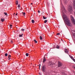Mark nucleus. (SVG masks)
<instances>
[{"label": "nucleus", "mask_w": 75, "mask_h": 75, "mask_svg": "<svg viewBox=\"0 0 75 75\" xmlns=\"http://www.w3.org/2000/svg\"><path fill=\"white\" fill-rule=\"evenodd\" d=\"M39 68H40V67H41V64H39Z\"/></svg>", "instance_id": "33"}, {"label": "nucleus", "mask_w": 75, "mask_h": 75, "mask_svg": "<svg viewBox=\"0 0 75 75\" xmlns=\"http://www.w3.org/2000/svg\"><path fill=\"white\" fill-rule=\"evenodd\" d=\"M8 60H10V59H11V58L10 57H8Z\"/></svg>", "instance_id": "31"}, {"label": "nucleus", "mask_w": 75, "mask_h": 75, "mask_svg": "<svg viewBox=\"0 0 75 75\" xmlns=\"http://www.w3.org/2000/svg\"><path fill=\"white\" fill-rule=\"evenodd\" d=\"M73 68L74 69H75V67H73Z\"/></svg>", "instance_id": "38"}, {"label": "nucleus", "mask_w": 75, "mask_h": 75, "mask_svg": "<svg viewBox=\"0 0 75 75\" xmlns=\"http://www.w3.org/2000/svg\"><path fill=\"white\" fill-rule=\"evenodd\" d=\"M22 35H23V33H22Z\"/></svg>", "instance_id": "43"}, {"label": "nucleus", "mask_w": 75, "mask_h": 75, "mask_svg": "<svg viewBox=\"0 0 75 75\" xmlns=\"http://www.w3.org/2000/svg\"><path fill=\"white\" fill-rule=\"evenodd\" d=\"M61 41H63V40H62V39H61Z\"/></svg>", "instance_id": "37"}, {"label": "nucleus", "mask_w": 75, "mask_h": 75, "mask_svg": "<svg viewBox=\"0 0 75 75\" xmlns=\"http://www.w3.org/2000/svg\"><path fill=\"white\" fill-rule=\"evenodd\" d=\"M64 52L66 54H68V49H64Z\"/></svg>", "instance_id": "8"}, {"label": "nucleus", "mask_w": 75, "mask_h": 75, "mask_svg": "<svg viewBox=\"0 0 75 75\" xmlns=\"http://www.w3.org/2000/svg\"><path fill=\"white\" fill-rule=\"evenodd\" d=\"M59 48V46L57 45L56 46V48H57L58 49Z\"/></svg>", "instance_id": "14"}, {"label": "nucleus", "mask_w": 75, "mask_h": 75, "mask_svg": "<svg viewBox=\"0 0 75 75\" xmlns=\"http://www.w3.org/2000/svg\"><path fill=\"white\" fill-rule=\"evenodd\" d=\"M11 42L12 43H13V40H11Z\"/></svg>", "instance_id": "32"}, {"label": "nucleus", "mask_w": 75, "mask_h": 75, "mask_svg": "<svg viewBox=\"0 0 75 75\" xmlns=\"http://www.w3.org/2000/svg\"><path fill=\"white\" fill-rule=\"evenodd\" d=\"M22 13L23 14H25V12H22Z\"/></svg>", "instance_id": "30"}, {"label": "nucleus", "mask_w": 75, "mask_h": 75, "mask_svg": "<svg viewBox=\"0 0 75 75\" xmlns=\"http://www.w3.org/2000/svg\"><path fill=\"white\" fill-rule=\"evenodd\" d=\"M8 58H10V57H11V55L10 54H9L8 55Z\"/></svg>", "instance_id": "21"}, {"label": "nucleus", "mask_w": 75, "mask_h": 75, "mask_svg": "<svg viewBox=\"0 0 75 75\" xmlns=\"http://www.w3.org/2000/svg\"><path fill=\"white\" fill-rule=\"evenodd\" d=\"M23 15L24 16H25V14H23Z\"/></svg>", "instance_id": "42"}, {"label": "nucleus", "mask_w": 75, "mask_h": 75, "mask_svg": "<svg viewBox=\"0 0 75 75\" xmlns=\"http://www.w3.org/2000/svg\"><path fill=\"white\" fill-rule=\"evenodd\" d=\"M9 25L10 27L11 28H12L11 27H12L13 26L12 25Z\"/></svg>", "instance_id": "23"}, {"label": "nucleus", "mask_w": 75, "mask_h": 75, "mask_svg": "<svg viewBox=\"0 0 75 75\" xmlns=\"http://www.w3.org/2000/svg\"><path fill=\"white\" fill-rule=\"evenodd\" d=\"M19 37H23V35H19Z\"/></svg>", "instance_id": "25"}, {"label": "nucleus", "mask_w": 75, "mask_h": 75, "mask_svg": "<svg viewBox=\"0 0 75 75\" xmlns=\"http://www.w3.org/2000/svg\"><path fill=\"white\" fill-rule=\"evenodd\" d=\"M4 14L5 16H7V13L6 12H4Z\"/></svg>", "instance_id": "17"}, {"label": "nucleus", "mask_w": 75, "mask_h": 75, "mask_svg": "<svg viewBox=\"0 0 75 75\" xmlns=\"http://www.w3.org/2000/svg\"><path fill=\"white\" fill-rule=\"evenodd\" d=\"M74 74L75 75V73H74Z\"/></svg>", "instance_id": "44"}, {"label": "nucleus", "mask_w": 75, "mask_h": 75, "mask_svg": "<svg viewBox=\"0 0 75 75\" xmlns=\"http://www.w3.org/2000/svg\"><path fill=\"white\" fill-rule=\"evenodd\" d=\"M16 4L18 5V1H16Z\"/></svg>", "instance_id": "13"}, {"label": "nucleus", "mask_w": 75, "mask_h": 75, "mask_svg": "<svg viewBox=\"0 0 75 75\" xmlns=\"http://www.w3.org/2000/svg\"><path fill=\"white\" fill-rule=\"evenodd\" d=\"M45 61H46V59H45V57H44V59H43V60L42 61L44 63L45 62Z\"/></svg>", "instance_id": "10"}, {"label": "nucleus", "mask_w": 75, "mask_h": 75, "mask_svg": "<svg viewBox=\"0 0 75 75\" xmlns=\"http://www.w3.org/2000/svg\"><path fill=\"white\" fill-rule=\"evenodd\" d=\"M62 11H63V13H66V10H65V9L64 6L62 7Z\"/></svg>", "instance_id": "6"}, {"label": "nucleus", "mask_w": 75, "mask_h": 75, "mask_svg": "<svg viewBox=\"0 0 75 75\" xmlns=\"http://www.w3.org/2000/svg\"><path fill=\"white\" fill-rule=\"evenodd\" d=\"M25 30V29H21V31H24Z\"/></svg>", "instance_id": "26"}, {"label": "nucleus", "mask_w": 75, "mask_h": 75, "mask_svg": "<svg viewBox=\"0 0 75 75\" xmlns=\"http://www.w3.org/2000/svg\"><path fill=\"white\" fill-rule=\"evenodd\" d=\"M71 58V59H74V58L72 56H71V57H70Z\"/></svg>", "instance_id": "28"}, {"label": "nucleus", "mask_w": 75, "mask_h": 75, "mask_svg": "<svg viewBox=\"0 0 75 75\" xmlns=\"http://www.w3.org/2000/svg\"><path fill=\"white\" fill-rule=\"evenodd\" d=\"M71 20L73 22V24H75V20L74 18V17L72 16L71 17Z\"/></svg>", "instance_id": "3"}, {"label": "nucleus", "mask_w": 75, "mask_h": 75, "mask_svg": "<svg viewBox=\"0 0 75 75\" xmlns=\"http://www.w3.org/2000/svg\"><path fill=\"white\" fill-rule=\"evenodd\" d=\"M39 74H40V75H41V73H39Z\"/></svg>", "instance_id": "41"}, {"label": "nucleus", "mask_w": 75, "mask_h": 75, "mask_svg": "<svg viewBox=\"0 0 75 75\" xmlns=\"http://www.w3.org/2000/svg\"><path fill=\"white\" fill-rule=\"evenodd\" d=\"M47 21H48V20H45L44 21V23H47Z\"/></svg>", "instance_id": "16"}, {"label": "nucleus", "mask_w": 75, "mask_h": 75, "mask_svg": "<svg viewBox=\"0 0 75 75\" xmlns=\"http://www.w3.org/2000/svg\"><path fill=\"white\" fill-rule=\"evenodd\" d=\"M63 18L65 23H66L68 26H71V24L70 23V22H69V20L68 19V18H67L66 15L64 14V13H63Z\"/></svg>", "instance_id": "1"}, {"label": "nucleus", "mask_w": 75, "mask_h": 75, "mask_svg": "<svg viewBox=\"0 0 75 75\" xmlns=\"http://www.w3.org/2000/svg\"><path fill=\"white\" fill-rule=\"evenodd\" d=\"M34 42L35 43H37V41H36V40H34Z\"/></svg>", "instance_id": "20"}, {"label": "nucleus", "mask_w": 75, "mask_h": 75, "mask_svg": "<svg viewBox=\"0 0 75 75\" xmlns=\"http://www.w3.org/2000/svg\"><path fill=\"white\" fill-rule=\"evenodd\" d=\"M26 57H28V53H27L26 54Z\"/></svg>", "instance_id": "19"}, {"label": "nucleus", "mask_w": 75, "mask_h": 75, "mask_svg": "<svg viewBox=\"0 0 75 75\" xmlns=\"http://www.w3.org/2000/svg\"><path fill=\"white\" fill-rule=\"evenodd\" d=\"M72 60H73V61H74V62H75V59H72Z\"/></svg>", "instance_id": "29"}, {"label": "nucleus", "mask_w": 75, "mask_h": 75, "mask_svg": "<svg viewBox=\"0 0 75 75\" xmlns=\"http://www.w3.org/2000/svg\"><path fill=\"white\" fill-rule=\"evenodd\" d=\"M38 12L39 13H40V11L39 10H38Z\"/></svg>", "instance_id": "34"}, {"label": "nucleus", "mask_w": 75, "mask_h": 75, "mask_svg": "<svg viewBox=\"0 0 75 75\" xmlns=\"http://www.w3.org/2000/svg\"><path fill=\"white\" fill-rule=\"evenodd\" d=\"M31 5H32V4H33V3H31Z\"/></svg>", "instance_id": "40"}, {"label": "nucleus", "mask_w": 75, "mask_h": 75, "mask_svg": "<svg viewBox=\"0 0 75 75\" xmlns=\"http://www.w3.org/2000/svg\"><path fill=\"white\" fill-rule=\"evenodd\" d=\"M32 23H34V20H32Z\"/></svg>", "instance_id": "18"}, {"label": "nucleus", "mask_w": 75, "mask_h": 75, "mask_svg": "<svg viewBox=\"0 0 75 75\" xmlns=\"http://www.w3.org/2000/svg\"><path fill=\"white\" fill-rule=\"evenodd\" d=\"M60 35V33H59L57 34V35Z\"/></svg>", "instance_id": "24"}, {"label": "nucleus", "mask_w": 75, "mask_h": 75, "mask_svg": "<svg viewBox=\"0 0 75 75\" xmlns=\"http://www.w3.org/2000/svg\"><path fill=\"white\" fill-rule=\"evenodd\" d=\"M18 7L19 8V7H20V4H18Z\"/></svg>", "instance_id": "27"}, {"label": "nucleus", "mask_w": 75, "mask_h": 75, "mask_svg": "<svg viewBox=\"0 0 75 75\" xmlns=\"http://www.w3.org/2000/svg\"><path fill=\"white\" fill-rule=\"evenodd\" d=\"M58 67H62V64L60 62H59L58 64Z\"/></svg>", "instance_id": "4"}, {"label": "nucleus", "mask_w": 75, "mask_h": 75, "mask_svg": "<svg viewBox=\"0 0 75 75\" xmlns=\"http://www.w3.org/2000/svg\"><path fill=\"white\" fill-rule=\"evenodd\" d=\"M16 16H17V13H16Z\"/></svg>", "instance_id": "39"}, {"label": "nucleus", "mask_w": 75, "mask_h": 75, "mask_svg": "<svg viewBox=\"0 0 75 75\" xmlns=\"http://www.w3.org/2000/svg\"><path fill=\"white\" fill-rule=\"evenodd\" d=\"M73 35L74 36V37H75V33Z\"/></svg>", "instance_id": "35"}, {"label": "nucleus", "mask_w": 75, "mask_h": 75, "mask_svg": "<svg viewBox=\"0 0 75 75\" xmlns=\"http://www.w3.org/2000/svg\"><path fill=\"white\" fill-rule=\"evenodd\" d=\"M73 6L74 9H75V0H73Z\"/></svg>", "instance_id": "7"}, {"label": "nucleus", "mask_w": 75, "mask_h": 75, "mask_svg": "<svg viewBox=\"0 0 75 75\" xmlns=\"http://www.w3.org/2000/svg\"><path fill=\"white\" fill-rule=\"evenodd\" d=\"M40 40H42V36H40Z\"/></svg>", "instance_id": "12"}, {"label": "nucleus", "mask_w": 75, "mask_h": 75, "mask_svg": "<svg viewBox=\"0 0 75 75\" xmlns=\"http://www.w3.org/2000/svg\"><path fill=\"white\" fill-rule=\"evenodd\" d=\"M5 55L6 57H7L8 56V54L7 53H6L5 54Z\"/></svg>", "instance_id": "15"}, {"label": "nucleus", "mask_w": 75, "mask_h": 75, "mask_svg": "<svg viewBox=\"0 0 75 75\" xmlns=\"http://www.w3.org/2000/svg\"><path fill=\"white\" fill-rule=\"evenodd\" d=\"M43 19H46V18H47L46 17H45L44 16H43Z\"/></svg>", "instance_id": "22"}, {"label": "nucleus", "mask_w": 75, "mask_h": 75, "mask_svg": "<svg viewBox=\"0 0 75 75\" xmlns=\"http://www.w3.org/2000/svg\"><path fill=\"white\" fill-rule=\"evenodd\" d=\"M1 20L2 21V22H4V21L5 19L3 18H1Z\"/></svg>", "instance_id": "11"}, {"label": "nucleus", "mask_w": 75, "mask_h": 75, "mask_svg": "<svg viewBox=\"0 0 75 75\" xmlns=\"http://www.w3.org/2000/svg\"><path fill=\"white\" fill-rule=\"evenodd\" d=\"M69 56L70 57V58H71L72 57V56H71V55H69Z\"/></svg>", "instance_id": "36"}, {"label": "nucleus", "mask_w": 75, "mask_h": 75, "mask_svg": "<svg viewBox=\"0 0 75 75\" xmlns=\"http://www.w3.org/2000/svg\"><path fill=\"white\" fill-rule=\"evenodd\" d=\"M46 70V68L45 67V66L44 65L42 67V71L44 72V71Z\"/></svg>", "instance_id": "5"}, {"label": "nucleus", "mask_w": 75, "mask_h": 75, "mask_svg": "<svg viewBox=\"0 0 75 75\" xmlns=\"http://www.w3.org/2000/svg\"><path fill=\"white\" fill-rule=\"evenodd\" d=\"M68 10L70 13H72L73 12L72 7L71 6H69L68 8Z\"/></svg>", "instance_id": "2"}, {"label": "nucleus", "mask_w": 75, "mask_h": 75, "mask_svg": "<svg viewBox=\"0 0 75 75\" xmlns=\"http://www.w3.org/2000/svg\"><path fill=\"white\" fill-rule=\"evenodd\" d=\"M48 65L49 66H51V65H52V62H50L49 63Z\"/></svg>", "instance_id": "9"}]
</instances>
